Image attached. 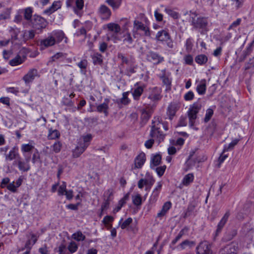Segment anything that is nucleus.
<instances>
[{
	"label": "nucleus",
	"mask_w": 254,
	"mask_h": 254,
	"mask_svg": "<svg viewBox=\"0 0 254 254\" xmlns=\"http://www.w3.org/2000/svg\"><path fill=\"white\" fill-rule=\"evenodd\" d=\"M161 127H163L165 130H168V123L162 122L159 117L154 118L152 121L149 135L152 138L157 139L159 142L163 141L165 136V134L160 130Z\"/></svg>",
	"instance_id": "obj_1"
},
{
	"label": "nucleus",
	"mask_w": 254,
	"mask_h": 254,
	"mask_svg": "<svg viewBox=\"0 0 254 254\" xmlns=\"http://www.w3.org/2000/svg\"><path fill=\"white\" fill-rule=\"evenodd\" d=\"M189 21L193 29L198 30L204 34L208 31V18L206 17L198 16L196 12H190Z\"/></svg>",
	"instance_id": "obj_2"
},
{
	"label": "nucleus",
	"mask_w": 254,
	"mask_h": 254,
	"mask_svg": "<svg viewBox=\"0 0 254 254\" xmlns=\"http://www.w3.org/2000/svg\"><path fill=\"white\" fill-rule=\"evenodd\" d=\"M202 107V104L200 98L190 106L187 115L189 120V125L190 127H193L194 125L197 117V114L200 111Z\"/></svg>",
	"instance_id": "obj_3"
},
{
	"label": "nucleus",
	"mask_w": 254,
	"mask_h": 254,
	"mask_svg": "<svg viewBox=\"0 0 254 254\" xmlns=\"http://www.w3.org/2000/svg\"><path fill=\"white\" fill-rule=\"evenodd\" d=\"M132 33L134 38H137L138 36H149L150 35L148 27L136 20L133 22Z\"/></svg>",
	"instance_id": "obj_4"
},
{
	"label": "nucleus",
	"mask_w": 254,
	"mask_h": 254,
	"mask_svg": "<svg viewBox=\"0 0 254 254\" xmlns=\"http://www.w3.org/2000/svg\"><path fill=\"white\" fill-rule=\"evenodd\" d=\"M31 26L35 31H39L42 32L43 29H45L48 24L46 19L42 16L34 14L30 21Z\"/></svg>",
	"instance_id": "obj_5"
},
{
	"label": "nucleus",
	"mask_w": 254,
	"mask_h": 254,
	"mask_svg": "<svg viewBox=\"0 0 254 254\" xmlns=\"http://www.w3.org/2000/svg\"><path fill=\"white\" fill-rule=\"evenodd\" d=\"M155 39L157 41H159L162 44H165L166 46L169 49H173L175 47L171 36L166 30H162L158 31L156 35Z\"/></svg>",
	"instance_id": "obj_6"
},
{
	"label": "nucleus",
	"mask_w": 254,
	"mask_h": 254,
	"mask_svg": "<svg viewBox=\"0 0 254 254\" xmlns=\"http://www.w3.org/2000/svg\"><path fill=\"white\" fill-rule=\"evenodd\" d=\"M66 5L68 8H72L76 14L81 16V11L84 6L83 0H66Z\"/></svg>",
	"instance_id": "obj_7"
},
{
	"label": "nucleus",
	"mask_w": 254,
	"mask_h": 254,
	"mask_svg": "<svg viewBox=\"0 0 254 254\" xmlns=\"http://www.w3.org/2000/svg\"><path fill=\"white\" fill-rule=\"evenodd\" d=\"M25 160H23L20 157L18 159L15 160L13 165H16L20 171L26 172L29 171L31 167L29 164L31 156H25Z\"/></svg>",
	"instance_id": "obj_8"
},
{
	"label": "nucleus",
	"mask_w": 254,
	"mask_h": 254,
	"mask_svg": "<svg viewBox=\"0 0 254 254\" xmlns=\"http://www.w3.org/2000/svg\"><path fill=\"white\" fill-rule=\"evenodd\" d=\"M161 92L162 90L159 87L150 88L148 89V93L146 96L148 99L150 100L151 102H156L161 99Z\"/></svg>",
	"instance_id": "obj_9"
},
{
	"label": "nucleus",
	"mask_w": 254,
	"mask_h": 254,
	"mask_svg": "<svg viewBox=\"0 0 254 254\" xmlns=\"http://www.w3.org/2000/svg\"><path fill=\"white\" fill-rule=\"evenodd\" d=\"M197 254H212L211 245L207 241L201 242L196 248Z\"/></svg>",
	"instance_id": "obj_10"
},
{
	"label": "nucleus",
	"mask_w": 254,
	"mask_h": 254,
	"mask_svg": "<svg viewBox=\"0 0 254 254\" xmlns=\"http://www.w3.org/2000/svg\"><path fill=\"white\" fill-rule=\"evenodd\" d=\"M145 87L146 86L144 84L140 83V82H137L134 84V88L131 92L134 100L138 101L139 100Z\"/></svg>",
	"instance_id": "obj_11"
},
{
	"label": "nucleus",
	"mask_w": 254,
	"mask_h": 254,
	"mask_svg": "<svg viewBox=\"0 0 254 254\" xmlns=\"http://www.w3.org/2000/svg\"><path fill=\"white\" fill-rule=\"evenodd\" d=\"M107 28L109 31L111 32H114L113 34L109 33V36L108 39H114L115 40H119L117 38V34L121 31V27L118 24L110 23L107 24Z\"/></svg>",
	"instance_id": "obj_12"
},
{
	"label": "nucleus",
	"mask_w": 254,
	"mask_h": 254,
	"mask_svg": "<svg viewBox=\"0 0 254 254\" xmlns=\"http://www.w3.org/2000/svg\"><path fill=\"white\" fill-rule=\"evenodd\" d=\"M146 160L145 153H139L134 160V165L131 167V170L141 168Z\"/></svg>",
	"instance_id": "obj_13"
},
{
	"label": "nucleus",
	"mask_w": 254,
	"mask_h": 254,
	"mask_svg": "<svg viewBox=\"0 0 254 254\" xmlns=\"http://www.w3.org/2000/svg\"><path fill=\"white\" fill-rule=\"evenodd\" d=\"M162 187V183L161 182H158L156 187L154 189L149 199V202L150 204L155 203L158 198L159 193L161 191Z\"/></svg>",
	"instance_id": "obj_14"
},
{
	"label": "nucleus",
	"mask_w": 254,
	"mask_h": 254,
	"mask_svg": "<svg viewBox=\"0 0 254 254\" xmlns=\"http://www.w3.org/2000/svg\"><path fill=\"white\" fill-rule=\"evenodd\" d=\"M238 248V244L233 242L222 248L219 251V254H225V253L237 254L236 252Z\"/></svg>",
	"instance_id": "obj_15"
},
{
	"label": "nucleus",
	"mask_w": 254,
	"mask_h": 254,
	"mask_svg": "<svg viewBox=\"0 0 254 254\" xmlns=\"http://www.w3.org/2000/svg\"><path fill=\"white\" fill-rule=\"evenodd\" d=\"M19 157L18 148L16 146L13 147L8 153H5V159L7 161H11L14 160H16Z\"/></svg>",
	"instance_id": "obj_16"
},
{
	"label": "nucleus",
	"mask_w": 254,
	"mask_h": 254,
	"mask_svg": "<svg viewBox=\"0 0 254 254\" xmlns=\"http://www.w3.org/2000/svg\"><path fill=\"white\" fill-rule=\"evenodd\" d=\"M56 43L55 37L52 36L51 33L45 39L40 41V46L42 49L48 48L55 45Z\"/></svg>",
	"instance_id": "obj_17"
},
{
	"label": "nucleus",
	"mask_w": 254,
	"mask_h": 254,
	"mask_svg": "<svg viewBox=\"0 0 254 254\" xmlns=\"http://www.w3.org/2000/svg\"><path fill=\"white\" fill-rule=\"evenodd\" d=\"M148 61L155 62L156 64H159L164 61V58L161 56L158 53L152 51L148 52L146 55Z\"/></svg>",
	"instance_id": "obj_18"
},
{
	"label": "nucleus",
	"mask_w": 254,
	"mask_h": 254,
	"mask_svg": "<svg viewBox=\"0 0 254 254\" xmlns=\"http://www.w3.org/2000/svg\"><path fill=\"white\" fill-rule=\"evenodd\" d=\"M230 215V212L229 210L227 211L223 217L221 218L217 226L216 230V235H219L227 222L228 218Z\"/></svg>",
	"instance_id": "obj_19"
},
{
	"label": "nucleus",
	"mask_w": 254,
	"mask_h": 254,
	"mask_svg": "<svg viewBox=\"0 0 254 254\" xmlns=\"http://www.w3.org/2000/svg\"><path fill=\"white\" fill-rule=\"evenodd\" d=\"M110 102L109 98H105L104 102L97 106V111L99 113H103L106 117L108 116L109 104Z\"/></svg>",
	"instance_id": "obj_20"
},
{
	"label": "nucleus",
	"mask_w": 254,
	"mask_h": 254,
	"mask_svg": "<svg viewBox=\"0 0 254 254\" xmlns=\"http://www.w3.org/2000/svg\"><path fill=\"white\" fill-rule=\"evenodd\" d=\"M98 13L103 19L108 20L111 15V11L105 5H100L98 9Z\"/></svg>",
	"instance_id": "obj_21"
},
{
	"label": "nucleus",
	"mask_w": 254,
	"mask_h": 254,
	"mask_svg": "<svg viewBox=\"0 0 254 254\" xmlns=\"http://www.w3.org/2000/svg\"><path fill=\"white\" fill-rule=\"evenodd\" d=\"M38 76V70L36 68L30 69L27 73L23 77V80L25 83L32 82L35 78Z\"/></svg>",
	"instance_id": "obj_22"
},
{
	"label": "nucleus",
	"mask_w": 254,
	"mask_h": 254,
	"mask_svg": "<svg viewBox=\"0 0 254 254\" xmlns=\"http://www.w3.org/2000/svg\"><path fill=\"white\" fill-rule=\"evenodd\" d=\"M179 108V106L177 103H171L169 104L167 108V114L170 120L173 119Z\"/></svg>",
	"instance_id": "obj_23"
},
{
	"label": "nucleus",
	"mask_w": 254,
	"mask_h": 254,
	"mask_svg": "<svg viewBox=\"0 0 254 254\" xmlns=\"http://www.w3.org/2000/svg\"><path fill=\"white\" fill-rule=\"evenodd\" d=\"M172 207V203L170 201H167L164 203L160 211L157 214V217L161 219L163 217L166 215L169 210Z\"/></svg>",
	"instance_id": "obj_24"
},
{
	"label": "nucleus",
	"mask_w": 254,
	"mask_h": 254,
	"mask_svg": "<svg viewBox=\"0 0 254 254\" xmlns=\"http://www.w3.org/2000/svg\"><path fill=\"white\" fill-rule=\"evenodd\" d=\"M243 231L245 234L246 238L251 241L254 239V228L246 225L243 227Z\"/></svg>",
	"instance_id": "obj_25"
},
{
	"label": "nucleus",
	"mask_w": 254,
	"mask_h": 254,
	"mask_svg": "<svg viewBox=\"0 0 254 254\" xmlns=\"http://www.w3.org/2000/svg\"><path fill=\"white\" fill-rule=\"evenodd\" d=\"M67 54L63 52H58L51 57L47 63V65H49L52 63L57 60H64L66 58Z\"/></svg>",
	"instance_id": "obj_26"
},
{
	"label": "nucleus",
	"mask_w": 254,
	"mask_h": 254,
	"mask_svg": "<svg viewBox=\"0 0 254 254\" xmlns=\"http://www.w3.org/2000/svg\"><path fill=\"white\" fill-rule=\"evenodd\" d=\"M34 149H35V147L31 143L23 144L21 145V152L24 157H25V156L30 155V154L27 155V153H30Z\"/></svg>",
	"instance_id": "obj_27"
},
{
	"label": "nucleus",
	"mask_w": 254,
	"mask_h": 254,
	"mask_svg": "<svg viewBox=\"0 0 254 254\" xmlns=\"http://www.w3.org/2000/svg\"><path fill=\"white\" fill-rule=\"evenodd\" d=\"M61 7V4L60 1H54L52 5L49 7L48 8L45 9L44 11V13L47 14L48 15H50L53 12H54L55 11L57 10L59 8H60Z\"/></svg>",
	"instance_id": "obj_28"
},
{
	"label": "nucleus",
	"mask_w": 254,
	"mask_h": 254,
	"mask_svg": "<svg viewBox=\"0 0 254 254\" xmlns=\"http://www.w3.org/2000/svg\"><path fill=\"white\" fill-rule=\"evenodd\" d=\"M94 65H101L103 64V56L98 53L95 52L90 55Z\"/></svg>",
	"instance_id": "obj_29"
},
{
	"label": "nucleus",
	"mask_w": 254,
	"mask_h": 254,
	"mask_svg": "<svg viewBox=\"0 0 254 254\" xmlns=\"http://www.w3.org/2000/svg\"><path fill=\"white\" fill-rule=\"evenodd\" d=\"M254 43V40L252 42H251L249 46L247 48L246 50H245L243 52L242 55L239 57V62H243L246 58L250 54L252 53L253 51V45Z\"/></svg>",
	"instance_id": "obj_30"
},
{
	"label": "nucleus",
	"mask_w": 254,
	"mask_h": 254,
	"mask_svg": "<svg viewBox=\"0 0 254 254\" xmlns=\"http://www.w3.org/2000/svg\"><path fill=\"white\" fill-rule=\"evenodd\" d=\"M205 79H202L197 84L196 90L199 95H204L206 92V83Z\"/></svg>",
	"instance_id": "obj_31"
},
{
	"label": "nucleus",
	"mask_w": 254,
	"mask_h": 254,
	"mask_svg": "<svg viewBox=\"0 0 254 254\" xmlns=\"http://www.w3.org/2000/svg\"><path fill=\"white\" fill-rule=\"evenodd\" d=\"M189 228L188 227H184L179 233L178 235L176 237V238L171 242V245H175L178 241H179L182 237L187 234L189 231Z\"/></svg>",
	"instance_id": "obj_32"
},
{
	"label": "nucleus",
	"mask_w": 254,
	"mask_h": 254,
	"mask_svg": "<svg viewBox=\"0 0 254 254\" xmlns=\"http://www.w3.org/2000/svg\"><path fill=\"white\" fill-rule=\"evenodd\" d=\"M88 64V61L86 59L81 60L79 63H77V65L79 67L81 74H85L86 73Z\"/></svg>",
	"instance_id": "obj_33"
},
{
	"label": "nucleus",
	"mask_w": 254,
	"mask_h": 254,
	"mask_svg": "<svg viewBox=\"0 0 254 254\" xmlns=\"http://www.w3.org/2000/svg\"><path fill=\"white\" fill-rule=\"evenodd\" d=\"M86 148V147L81 145L80 143L78 142V145L73 151V156L75 158L78 157L82 153H83Z\"/></svg>",
	"instance_id": "obj_34"
},
{
	"label": "nucleus",
	"mask_w": 254,
	"mask_h": 254,
	"mask_svg": "<svg viewBox=\"0 0 254 254\" xmlns=\"http://www.w3.org/2000/svg\"><path fill=\"white\" fill-rule=\"evenodd\" d=\"M51 34L55 37L56 43H60L65 37L64 33L61 30L53 31Z\"/></svg>",
	"instance_id": "obj_35"
},
{
	"label": "nucleus",
	"mask_w": 254,
	"mask_h": 254,
	"mask_svg": "<svg viewBox=\"0 0 254 254\" xmlns=\"http://www.w3.org/2000/svg\"><path fill=\"white\" fill-rule=\"evenodd\" d=\"M92 139V136L91 134H88L85 135H83L80 138L81 141L80 142H79V143H80L81 145H83L84 146L87 148L89 146L90 142L91 141Z\"/></svg>",
	"instance_id": "obj_36"
},
{
	"label": "nucleus",
	"mask_w": 254,
	"mask_h": 254,
	"mask_svg": "<svg viewBox=\"0 0 254 254\" xmlns=\"http://www.w3.org/2000/svg\"><path fill=\"white\" fill-rule=\"evenodd\" d=\"M195 62L199 65H203L208 61V57L204 54H200L195 58Z\"/></svg>",
	"instance_id": "obj_37"
},
{
	"label": "nucleus",
	"mask_w": 254,
	"mask_h": 254,
	"mask_svg": "<svg viewBox=\"0 0 254 254\" xmlns=\"http://www.w3.org/2000/svg\"><path fill=\"white\" fill-rule=\"evenodd\" d=\"M123 38V42L124 44H127L128 46L132 44L133 40L130 35V33L129 32H126L124 34Z\"/></svg>",
	"instance_id": "obj_38"
},
{
	"label": "nucleus",
	"mask_w": 254,
	"mask_h": 254,
	"mask_svg": "<svg viewBox=\"0 0 254 254\" xmlns=\"http://www.w3.org/2000/svg\"><path fill=\"white\" fill-rule=\"evenodd\" d=\"M122 0H106L107 3L114 10L117 9L120 6Z\"/></svg>",
	"instance_id": "obj_39"
},
{
	"label": "nucleus",
	"mask_w": 254,
	"mask_h": 254,
	"mask_svg": "<svg viewBox=\"0 0 254 254\" xmlns=\"http://www.w3.org/2000/svg\"><path fill=\"white\" fill-rule=\"evenodd\" d=\"M132 201L133 205L136 206H140L142 202V199L140 194L137 193L132 196Z\"/></svg>",
	"instance_id": "obj_40"
},
{
	"label": "nucleus",
	"mask_w": 254,
	"mask_h": 254,
	"mask_svg": "<svg viewBox=\"0 0 254 254\" xmlns=\"http://www.w3.org/2000/svg\"><path fill=\"white\" fill-rule=\"evenodd\" d=\"M193 244V242L186 240L177 246V248L179 250H183L185 249L187 247H191Z\"/></svg>",
	"instance_id": "obj_41"
},
{
	"label": "nucleus",
	"mask_w": 254,
	"mask_h": 254,
	"mask_svg": "<svg viewBox=\"0 0 254 254\" xmlns=\"http://www.w3.org/2000/svg\"><path fill=\"white\" fill-rule=\"evenodd\" d=\"M60 136V133L58 130L52 129V128L49 129L48 137L49 139H56L59 138Z\"/></svg>",
	"instance_id": "obj_42"
},
{
	"label": "nucleus",
	"mask_w": 254,
	"mask_h": 254,
	"mask_svg": "<svg viewBox=\"0 0 254 254\" xmlns=\"http://www.w3.org/2000/svg\"><path fill=\"white\" fill-rule=\"evenodd\" d=\"M71 237L73 239L78 242L83 241L85 239V235L80 231L73 233Z\"/></svg>",
	"instance_id": "obj_43"
},
{
	"label": "nucleus",
	"mask_w": 254,
	"mask_h": 254,
	"mask_svg": "<svg viewBox=\"0 0 254 254\" xmlns=\"http://www.w3.org/2000/svg\"><path fill=\"white\" fill-rule=\"evenodd\" d=\"M24 62V60L19 55L16 56L14 58L11 60L9 64L11 66H16L18 64H22Z\"/></svg>",
	"instance_id": "obj_44"
},
{
	"label": "nucleus",
	"mask_w": 254,
	"mask_h": 254,
	"mask_svg": "<svg viewBox=\"0 0 254 254\" xmlns=\"http://www.w3.org/2000/svg\"><path fill=\"white\" fill-rule=\"evenodd\" d=\"M70 254L75 253L78 249L77 244L73 241L71 242L66 248Z\"/></svg>",
	"instance_id": "obj_45"
},
{
	"label": "nucleus",
	"mask_w": 254,
	"mask_h": 254,
	"mask_svg": "<svg viewBox=\"0 0 254 254\" xmlns=\"http://www.w3.org/2000/svg\"><path fill=\"white\" fill-rule=\"evenodd\" d=\"M33 9L31 7H29L25 9L24 12V18L27 20L31 21L32 18Z\"/></svg>",
	"instance_id": "obj_46"
},
{
	"label": "nucleus",
	"mask_w": 254,
	"mask_h": 254,
	"mask_svg": "<svg viewBox=\"0 0 254 254\" xmlns=\"http://www.w3.org/2000/svg\"><path fill=\"white\" fill-rule=\"evenodd\" d=\"M129 94V92H125L123 93L122 97L120 100V102L124 105H128L130 100L128 98V95Z\"/></svg>",
	"instance_id": "obj_47"
},
{
	"label": "nucleus",
	"mask_w": 254,
	"mask_h": 254,
	"mask_svg": "<svg viewBox=\"0 0 254 254\" xmlns=\"http://www.w3.org/2000/svg\"><path fill=\"white\" fill-rule=\"evenodd\" d=\"M193 180V176L192 174H188L186 175L182 181L185 186H188Z\"/></svg>",
	"instance_id": "obj_48"
},
{
	"label": "nucleus",
	"mask_w": 254,
	"mask_h": 254,
	"mask_svg": "<svg viewBox=\"0 0 254 254\" xmlns=\"http://www.w3.org/2000/svg\"><path fill=\"white\" fill-rule=\"evenodd\" d=\"M238 139H235L229 144L225 145L224 146L223 151L226 152L232 149L234 146L238 143Z\"/></svg>",
	"instance_id": "obj_49"
},
{
	"label": "nucleus",
	"mask_w": 254,
	"mask_h": 254,
	"mask_svg": "<svg viewBox=\"0 0 254 254\" xmlns=\"http://www.w3.org/2000/svg\"><path fill=\"white\" fill-rule=\"evenodd\" d=\"M237 234V230H233L230 232L227 233L224 237V240L225 241H229L231 240L234 237L236 236Z\"/></svg>",
	"instance_id": "obj_50"
},
{
	"label": "nucleus",
	"mask_w": 254,
	"mask_h": 254,
	"mask_svg": "<svg viewBox=\"0 0 254 254\" xmlns=\"http://www.w3.org/2000/svg\"><path fill=\"white\" fill-rule=\"evenodd\" d=\"M56 250L59 254H70L66 246L64 244H61Z\"/></svg>",
	"instance_id": "obj_51"
},
{
	"label": "nucleus",
	"mask_w": 254,
	"mask_h": 254,
	"mask_svg": "<svg viewBox=\"0 0 254 254\" xmlns=\"http://www.w3.org/2000/svg\"><path fill=\"white\" fill-rule=\"evenodd\" d=\"M165 11L166 13H167L169 15H170L174 19H178L179 17V13L171 8H166L165 9Z\"/></svg>",
	"instance_id": "obj_52"
},
{
	"label": "nucleus",
	"mask_w": 254,
	"mask_h": 254,
	"mask_svg": "<svg viewBox=\"0 0 254 254\" xmlns=\"http://www.w3.org/2000/svg\"><path fill=\"white\" fill-rule=\"evenodd\" d=\"M118 57L122 60L123 64H126L127 65L131 64V63L133 62V61L128 60V59L125 57L122 53H118Z\"/></svg>",
	"instance_id": "obj_53"
},
{
	"label": "nucleus",
	"mask_w": 254,
	"mask_h": 254,
	"mask_svg": "<svg viewBox=\"0 0 254 254\" xmlns=\"http://www.w3.org/2000/svg\"><path fill=\"white\" fill-rule=\"evenodd\" d=\"M66 190V184L65 182H63L62 184L60 186L58 190V195L60 196L64 195Z\"/></svg>",
	"instance_id": "obj_54"
},
{
	"label": "nucleus",
	"mask_w": 254,
	"mask_h": 254,
	"mask_svg": "<svg viewBox=\"0 0 254 254\" xmlns=\"http://www.w3.org/2000/svg\"><path fill=\"white\" fill-rule=\"evenodd\" d=\"M213 115V111L212 109L209 108L206 111V114L204 119V122L207 123L210 121L212 116Z\"/></svg>",
	"instance_id": "obj_55"
},
{
	"label": "nucleus",
	"mask_w": 254,
	"mask_h": 254,
	"mask_svg": "<svg viewBox=\"0 0 254 254\" xmlns=\"http://www.w3.org/2000/svg\"><path fill=\"white\" fill-rule=\"evenodd\" d=\"M136 66L134 64L133 62L131 63V64H129L127 67V74L128 76H130L132 73L135 72V68Z\"/></svg>",
	"instance_id": "obj_56"
},
{
	"label": "nucleus",
	"mask_w": 254,
	"mask_h": 254,
	"mask_svg": "<svg viewBox=\"0 0 254 254\" xmlns=\"http://www.w3.org/2000/svg\"><path fill=\"white\" fill-rule=\"evenodd\" d=\"M161 160V156L160 154H156L151 159V163L154 166H158L160 164Z\"/></svg>",
	"instance_id": "obj_57"
},
{
	"label": "nucleus",
	"mask_w": 254,
	"mask_h": 254,
	"mask_svg": "<svg viewBox=\"0 0 254 254\" xmlns=\"http://www.w3.org/2000/svg\"><path fill=\"white\" fill-rule=\"evenodd\" d=\"M186 50L187 52H190L193 47L192 39L191 38H188L187 39L185 44Z\"/></svg>",
	"instance_id": "obj_58"
},
{
	"label": "nucleus",
	"mask_w": 254,
	"mask_h": 254,
	"mask_svg": "<svg viewBox=\"0 0 254 254\" xmlns=\"http://www.w3.org/2000/svg\"><path fill=\"white\" fill-rule=\"evenodd\" d=\"M62 144L60 141L56 142L51 147L53 150L56 153H59L62 148Z\"/></svg>",
	"instance_id": "obj_59"
},
{
	"label": "nucleus",
	"mask_w": 254,
	"mask_h": 254,
	"mask_svg": "<svg viewBox=\"0 0 254 254\" xmlns=\"http://www.w3.org/2000/svg\"><path fill=\"white\" fill-rule=\"evenodd\" d=\"M194 98V93L192 91L187 92L184 96V99L186 101L192 100Z\"/></svg>",
	"instance_id": "obj_60"
},
{
	"label": "nucleus",
	"mask_w": 254,
	"mask_h": 254,
	"mask_svg": "<svg viewBox=\"0 0 254 254\" xmlns=\"http://www.w3.org/2000/svg\"><path fill=\"white\" fill-rule=\"evenodd\" d=\"M114 218L113 217L109 215H107L104 217L102 222L105 225H107L109 224H111V223L114 221Z\"/></svg>",
	"instance_id": "obj_61"
},
{
	"label": "nucleus",
	"mask_w": 254,
	"mask_h": 254,
	"mask_svg": "<svg viewBox=\"0 0 254 254\" xmlns=\"http://www.w3.org/2000/svg\"><path fill=\"white\" fill-rule=\"evenodd\" d=\"M132 222V219L130 217L128 218L121 224V227L122 229L127 228Z\"/></svg>",
	"instance_id": "obj_62"
},
{
	"label": "nucleus",
	"mask_w": 254,
	"mask_h": 254,
	"mask_svg": "<svg viewBox=\"0 0 254 254\" xmlns=\"http://www.w3.org/2000/svg\"><path fill=\"white\" fill-rule=\"evenodd\" d=\"M10 11L6 9L5 11L0 14V20H5L9 18Z\"/></svg>",
	"instance_id": "obj_63"
},
{
	"label": "nucleus",
	"mask_w": 254,
	"mask_h": 254,
	"mask_svg": "<svg viewBox=\"0 0 254 254\" xmlns=\"http://www.w3.org/2000/svg\"><path fill=\"white\" fill-rule=\"evenodd\" d=\"M39 252L40 254H50L49 248L46 245H44L39 249Z\"/></svg>",
	"instance_id": "obj_64"
}]
</instances>
